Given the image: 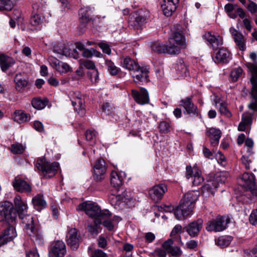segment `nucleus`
<instances>
[{
    "mask_svg": "<svg viewBox=\"0 0 257 257\" xmlns=\"http://www.w3.org/2000/svg\"><path fill=\"white\" fill-rule=\"evenodd\" d=\"M197 198L198 195L196 192L191 191L185 194L174 211L176 218L178 220H182L192 214Z\"/></svg>",
    "mask_w": 257,
    "mask_h": 257,
    "instance_id": "1",
    "label": "nucleus"
},
{
    "mask_svg": "<svg viewBox=\"0 0 257 257\" xmlns=\"http://www.w3.org/2000/svg\"><path fill=\"white\" fill-rule=\"evenodd\" d=\"M19 217L22 220V223L27 234L36 240H41V233L35 224L33 217L25 213L20 214Z\"/></svg>",
    "mask_w": 257,
    "mask_h": 257,
    "instance_id": "2",
    "label": "nucleus"
},
{
    "mask_svg": "<svg viewBox=\"0 0 257 257\" xmlns=\"http://www.w3.org/2000/svg\"><path fill=\"white\" fill-rule=\"evenodd\" d=\"M37 169L41 171L43 175L50 178L53 176L59 168V164L57 162L50 163L45 158H38L35 164Z\"/></svg>",
    "mask_w": 257,
    "mask_h": 257,
    "instance_id": "3",
    "label": "nucleus"
},
{
    "mask_svg": "<svg viewBox=\"0 0 257 257\" xmlns=\"http://www.w3.org/2000/svg\"><path fill=\"white\" fill-rule=\"evenodd\" d=\"M16 217L13 220L10 219L5 223H3L4 229L0 235V239L4 245L10 242L16 238L17 233L14 226L15 224Z\"/></svg>",
    "mask_w": 257,
    "mask_h": 257,
    "instance_id": "4",
    "label": "nucleus"
},
{
    "mask_svg": "<svg viewBox=\"0 0 257 257\" xmlns=\"http://www.w3.org/2000/svg\"><path fill=\"white\" fill-rule=\"evenodd\" d=\"M229 222V220L228 218L219 216L210 221L206 229L208 231H222L226 228L227 224Z\"/></svg>",
    "mask_w": 257,
    "mask_h": 257,
    "instance_id": "5",
    "label": "nucleus"
},
{
    "mask_svg": "<svg viewBox=\"0 0 257 257\" xmlns=\"http://www.w3.org/2000/svg\"><path fill=\"white\" fill-rule=\"evenodd\" d=\"M170 48H174L175 54L180 52L181 49L186 48V44L185 38L181 32L173 33L169 40Z\"/></svg>",
    "mask_w": 257,
    "mask_h": 257,
    "instance_id": "6",
    "label": "nucleus"
},
{
    "mask_svg": "<svg viewBox=\"0 0 257 257\" xmlns=\"http://www.w3.org/2000/svg\"><path fill=\"white\" fill-rule=\"evenodd\" d=\"M78 211H84L90 217H97L100 213V208L97 203L90 201H87L80 204L77 207Z\"/></svg>",
    "mask_w": 257,
    "mask_h": 257,
    "instance_id": "7",
    "label": "nucleus"
},
{
    "mask_svg": "<svg viewBox=\"0 0 257 257\" xmlns=\"http://www.w3.org/2000/svg\"><path fill=\"white\" fill-rule=\"evenodd\" d=\"M186 177L188 179L191 178V182L194 186L199 185L204 180L201 171L196 166H194L193 167L191 166L186 167Z\"/></svg>",
    "mask_w": 257,
    "mask_h": 257,
    "instance_id": "8",
    "label": "nucleus"
},
{
    "mask_svg": "<svg viewBox=\"0 0 257 257\" xmlns=\"http://www.w3.org/2000/svg\"><path fill=\"white\" fill-rule=\"evenodd\" d=\"M241 180L242 181L241 186L246 190H249L253 196H257L254 175L252 173H244L241 177Z\"/></svg>",
    "mask_w": 257,
    "mask_h": 257,
    "instance_id": "9",
    "label": "nucleus"
},
{
    "mask_svg": "<svg viewBox=\"0 0 257 257\" xmlns=\"http://www.w3.org/2000/svg\"><path fill=\"white\" fill-rule=\"evenodd\" d=\"M16 217V214L13 211V205L10 202H5L0 205V224L3 226L10 219H14Z\"/></svg>",
    "mask_w": 257,
    "mask_h": 257,
    "instance_id": "10",
    "label": "nucleus"
},
{
    "mask_svg": "<svg viewBox=\"0 0 257 257\" xmlns=\"http://www.w3.org/2000/svg\"><path fill=\"white\" fill-rule=\"evenodd\" d=\"M70 95L72 104L74 107V110L80 116H84L85 114V110L83 105L84 100L82 98L81 94L79 92L77 91L70 93Z\"/></svg>",
    "mask_w": 257,
    "mask_h": 257,
    "instance_id": "11",
    "label": "nucleus"
},
{
    "mask_svg": "<svg viewBox=\"0 0 257 257\" xmlns=\"http://www.w3.org/2000/svg\"><path fill=\"white\" fill-rule=\"evenodd\" d=\"M66 253V247L65 243L60 240L53 242L51 245L49 257H64Z\"/></svg>",
    "mask_w": 257,
    "mask_h": 257,
    "instance_id": "12",
    "label": "nucleus"
},
{
    "mask_svg": "<svg viewBox=\"0 0 257 257\" xmlns=\"http://www.w3.org/2000/svg\"><path fill=\"white\" fill-rule=\"evenodd\" d=\"M225 181V175H217L213 180L208 181L207 183L205 184L202 187V192L203 194L205 192H208L211 194H213L218 187L219 183H224Z\"/></svg>",
    "mask_w": 257,
    "mask_h": 257,
    "instance_id": "13",
    "label": "nucleus"
},
{
    "mask_svg": "<svg viewBox=\"0 0 257 257\" xmlns=\"http://www.w3.org/2000/svg\"><path fill=\"white\" fill-rule=\"evenodd\" d=\"M67 244L73 249L78 248L80 242V235L77 229H70L67 234Z\"/></svg>",
    "mask_w": 257,
    "mask_h": 257,
    "instance_id": "14",
    "label": "nucleus"
},
{
    "mask_svg": "<svg viewBox=\"0 0 257 257\" xmlns=\"http://www.w3.org/2000/svg\"><path fill=\"white\" fill-rule=\"evenodd\" d=\"M106 171L105 162L103 159H99L97 160L94 167V179L99 182L104 178Z\"/></svg>",
    "mask_w": 257,
    "mask_h": 257,
    "instance_id": "15",
    "label": "nucleus"
},
{
    "mask_svg": "<svg viewBox=\"0 0 257 257\" xmlns=\"http://www.w3.org/2000/svg\"><path fill=\"white\" fill-rule=\"evenodd\" d=\"M212 58L215 63H227L231 60L230 52L224 48L218 50L214 53Z\"/></svg>",
    "mask_w": 257,
    "mask_h": 257,
    "instance_id": "16",
    "label": "nucleus"
},
{
    "mask_svg": "<svg viewBox=\"0 0 257 257\" xmlns=\"http://www.w3.org/2000/svg\"><path fill=\"white\" fill-rule=\"evenodd\" d=\"M132 95L138 104L144 105L149 102L148 92L145 88H141L140 92L134 89L132 90Z\"/></svg>",
    "mask_w": 257,
    "mask_h": 257,
    "instance_id": "17",
    "label": "nucleus"
},
{
    "mask_svg": "<svg viewBox=\"0 0 257 257\" xmlns=\"http://www.w3.org/2000/svg\"><path fill=\"white\" fill-rule=\"evenodd\" d=\"M49 62L52 67L61 73H67L72 71V68L67 63L60 61L55 57H50Z\"/></svg>",
    "mask_w": 257,
    "mask_h": 257,
    "instance_id": "18",
    "label": "nucleus"
},
{
    "mask_svg": "<svg viewBox=\"0 0 257 257\" xmlns=\"http://www.w3.org/2000/svg\"><path fill=\"white\" fill-rule=\"evenodd\" d=\"M167 190V186L164 184L156 185L150 190L149 195L152 200L158 201L161 199Z\"/></svg>",
    "mask_w": 257,
    "mask_h": 257,
    "instance_id": "19",
    "label": "nucleus"
},
{
    "mask_svg": "<svg viewBox=\"0 0 257 257\" xmlns=\"http://www.w3.org/2000/svg\"><path fill=\"white\" fill-rule=\"evenodd\" d=\"M135 74L133 75L136 83H147L149 81V69L147 67H139L138 70L135 71Z\"/></svg>",
    "mask_w": 257,
    "mask_h": 257,
    "instance_id": "20",
    "label": "nucleus"
},
{
    "mask_svg": "<svg viewBox=\"0 0 257 257\" xmlns=\"http://www.w3.org/2000/svg\"><path fill=\"white\" fill-rule=\"evenodd\" d=\"M13 186L16 191L21 193H29L32 191L31 185L19 178H15L13 182Z\"/></svg>",
    "mask_w": 257,
    "mask_h": 257,
    "instance_id": "21",
    "label": "nucleus"
},
{
    "mask_svg": "<svg viewBox=\"0 0 257 257\" xmlns=\"http://www.w3.org/2000/svg\"><path fill=\"white\" fill-rule=\"evenodd\" d=\"M251 72L250 82L252 85L251 95L257 97V65L252 64L249 67Z\"/></svg>",
    "mask_w": 257,
    "mask_h": 257,
    "instance_id": "22",
    "label": "nucleus"
},
{
    "mask_svg": "<svg viewBox=\"0 0 257 257\" xmlns=\"http://www.w3.org/2000/svg\"><path fill=\"white\" fill-rule=\"evenodd\" d=\"M202 220L198 219L188 224L186 227V231L192 237L197 236L202 227Z\"/></svg>",
    "mask_w": 257,
    "mask_h": 257,
    "instance_id": "23",
    "label": "nucleus"
},
{
    "mask_svg": "<svg viewBox=\"0 0 257 257\" xmlns=\"http://www.w3.org/2000/svg\"><path fill=\"white\" fill-rule=\"evenodd\" d=\"M149 14L147 11H141L136 14L134 25L136 29H139L146 23V20L149 18Z\"/></svg>",
    "mask_w": 257,
    "mask_h": 257,
    "instance_id": "24",
    "label": "nucleus"
},
{
    "mask_svg": "<svg viewBox=\"0 0 257 257\" xmlns=\"http://www.w3.org/2000/svg\"><path fill=\"white\" fill-rule=\"evenodd\" d=\"M204 39L210 44L213 49H217L222 44V40L219 36H215L210 32H208L204 35Z\"/></svg>",
    "mask_w": 257,
    "mask_h": 257,
    "instance_id": "25",
    "label": "nucleus"
},
{
    "mask_svg": "<svg viewBox=\"0 0 257 257\" xmlns=\"http://www.w3.org/2000/svg\"><path fill=\"white\" fill-rule=\"evenodd\" d=\"M181 105L183 107L187 114L197 113V108L192 101V97H188L181 101Z\"/></svg>",
    "mask_w": 257,
    "mask_h": 257,
    "instance_id": "26",
    "label": "nucleus"
},
{
    "mask_svg": "<svg viewBox=\"0 0 257 257\" xmlns=\"http://www.w3.org/2000/svg\"><path fill=\"white\" fill-rule=\"evenodd\" d=\"M234 40L238 48L242 51L245 49V40L242 35L233 28L230 29Z\"/></svg>",
    "mask_w": 257,
    "mask_h": 257,
    "instance_id": "27",
    "label": "nucleus"
},
{
    "mask_svg": "<svg viewBox=\"0 0 257 257\" xmlns=\"http://www.w3.org/2000/svg\"><path fill=\"white\" fill-rule=\"evenodd\" d=\"M152 49L153 51L159 53L175 54L174 48H170L169 44V45H166L156 42L152 45Z\"/></svg>",
    "mask_w": 257,
    "mask_h": 257,
    "instance_id": "28",
    "label": "nucleus"
},
{
    "mask_svg": "<svg viewBox=\"0 0 257 257\" xmlns=\"http://www.w3.org/2000/svg\"><path fill=\"white\" fill-rule=\"evenodd\" d=\"M15 64V60L13 58L4 54L0 55V66L3 72L7 71Z\"/></svg>",
    "mask_w": 257,
    "mask_h": 257,
    "instance_id": "29",
    "label": "nucleus"
},
{
    "mask_svg": "<svg viewBox=\"0 0 257 257\" xmlns=\"http://www.w3.org/2000/svg\"><path fill=\"white\" fill-rule=\"evenodd\" d=\"M120 60L121 66L124 68L134 71V72L136 71V70H138L139 67L140 66L138 63L131 58L128 57H122Z\"/></svg>",
    "mask_w": 257,
    "mask_h": 257,
    "instance_id": "30",
    "label": "nucleus"
},
{
    "mask_svg": "<svg viewBox=\"0 0 257 257\" xmlns=\"http://www.w3.org/2000/svg\"><path fill=\"white\" fill-rule=\"evenodd\" d=\"M15 208L17 210L19 216L20 214H24L27 211V206L25 201H23L19 195H17L14 199Z\"/></svg>",
    "mask_w": 257,
    "mask_h": 257,
    "instance_id": "31",
    "label": "nucleus"
},
{
    "mask_svg": "<svg viewBox=\"0 0 257 257\" xmlns=\"http://www.w3.org/2000/svg\"><path fill=\"white\" fill-rule=\"evenodd\" d=\"M164 3L162 5V9L164 14L167 17L172 16L177 7L178 4H175L164 0Z\"/></svg>",
    "mask_w": 257,
    "mask_h": 257,
    "instance_id": "32",
    "label": "nucleus"
},
{
    "mask_svg": "<svg viewBox=\"0 0 257 257\" xmlns=\"http://www.w3.org/2000/svg\"><path fill=\"white\" fill-rule=\"evenodd\" d=\"M207 135L211 139V145L212 146H216L219 143L220 138L221 136V132L218 129L211 128L208 130Z\"/></svg>",
    "mask_w": 257,
    "mask_h": 257,
    "instance_id": "33",
    "label": "nucleus"
},
{
    "mask_svg": "<svg viewBox=\"0 0 257 257\" xmlns=\"http://www.w3.org/2000/svg\"><path fill=\"white\" fill-rule=\"evenodd\" d=\"M15 82L16 83V88L19 91L23 90L28 84V80L26 77L23 76L21 73L16 75Z\"/></svg>",
    "mask_w": 257,
    "mask_h": 257,
    "instance_id": "34",
    "label": "nucleus"
},
{
    "mask_svg": "<svg viewBox=\"0 0 257 257\" xmlns=\"http://www.w3.org/2000/svg\"><path fill=\"white\" fill-rule=\"evenodd\" d=\"M93 8L90 7L81 8L79 12V19L81 23H86L90 20L91 13L92 12Z\"/></svg>",
    "mask_w": 257,
    "mask_h": 257,
    "instance_id": "35",
    "label": "nucleus"
},
{
    "mask_svg": "<svg viewBox=\"0 0 257 257\" xmlns=\"http://www.w3.org/2000/svg\"><path fill=\"white\" fill-rule=\"evenodd\" d=\"M50 17L51 14H48L47 16H42L38 14H34L32 15L30 23L32 26H39L42 24L44 21H46Z\"/></svg>",
    "mask_w": 257,
    "mask_h": 257,
    "instance_id": "36",
    "label": "nucleus"
},
{
    "mask_svg": "<svg viewBox=\"0 0 257 257\" xmlns=\"http://www.w3.org/2000/svg\"><path fill=\"white\" fill-rule=\"evenodd\" d=\"M32 203L36 209L41 210L46 206L47 203L43 195L39 194L32 199Z\"/></svg>",
    "mask_w": 257,
    "mask_h": 257,
    "instance_id": "37",
    "label": "nucleus"
},
{
    "mask_svg": "<svg viewBox=\"0 0 257 257\" xmlns=\"http://www.w3.org/2000/svg\"><path fill=\"white\" fill-rule=\"evenodd\" d=\"M252 122L251 116L249 114L243 113L242 115L241 121L239 123L238 130L239 131H244L246 127Z\"/></svg>",
    "mask_w": 257,
    "mask_h": 257,
    "instance_id": "38",
    "label": "nucleus"
},
{
    "mask_svg": "<svg viewBox=\"0 0 257 257\" xmlns=\"http://www.w3.org/2000/svg\"><path fill=\"white\" fill-rule=\"evenodd\" d=\"M30 116L22 110H17L15 112L14 119L19 123L26 122L30 119Z\"/></svg>",
    "mask_w": 257,
    "mask_h": 257,
    "instance_id": "39",
    "label": "nucleus"
},
{
    "mask_svg": "<svg viewBox=\"0 0 257 257\" xmlns=\"http://www.w3.org/2000/svg\"><path fill=\"white\" fill-rule=\"evenodd\" d=\"M123 178L116 172L112 171L110 175V183L114 187H117L122 184Z\"/></svg>",
    "mask_w": 257,
    "mask_h": 257,
    "instance_id": "40",
    "label": "nucleus"
},
{
    "mask_svg": "<svg viewBox=\"0 0 257 257\" xmlns=\"http://www.w3.org/2000/svg\"><path fill=\"white\" fill-rule=\"evenodd\" d=\"M231 240L230 236H221L215 240V243L221 247H225L229 245Z\"/></svg>",
    "mask_w": 257,
    "mask_h": 257,
    "instance_id": "41",
    "label": "nucleus"
},
{
    "mask_svg": "<svg viewBox=\"0 0 257 257\" xmlns=\"http://www.w3.org/2000/svg\"><path fill=\"white\" fill-rule=\"evenodd\" d=\"M48 101L42 100L39 98H35L32 101V105L37 109L44 108L47 104Z\"/></svg>",
    "mask_w": 257,
    "mask_h": 257,
    "instance_id": "42",
    "label": "nucleus"
},
{
    "mask_svg": "<svg viewBox=\"0 0 257 257\" xmlns=\"http://www.w3.org/2000/svg\"><path fill=\"white\" fill-rule=\"evenodd\" d=\"M175 69L181 75L186 76L187 73V68L185 66L184 61L182 60H179L176 64Z\"/></svg>",
    "mask_w": 257,
    "mask_h": 257,
    "instance_id": "43",
    "label": "nucleus"
},
{
    "mask_svg": "<svg viewBox=\"0 0 257 257\" xmlns=\"http://www.w3.org/2000/svg\"><path fill=\"white\" fill-rule=\"evenodd\" d=\"M105 64L107 67V70L111 75H116L119 70L114 64L109 60H105Z\"/></svg>",
    "mask_w": 257,
    "mask_h": 257,
    "instance_id": "44",
    "label": "nucleus"
},
{
    "mask_svg": "<svg viewBox=\"0 0 257 257\" xmlns=\"http://www.w3.org/2000/svg\"><path fill=\"white\" fill-rule=\"evenodd\" d=\"M14 7L11 0H0V11H11Z\"/></svg>",
    "mask_w": 257,
    "mask_h": 257,
    "instance_id": "45",
    "label": "nucleus"
},
{
    "mask_svg": "<svg viewBox=\"0 0 257 257\" xmlns=\"http://www.w3.org/2000/svg\"><path fill=\"white\" fill-rule=\"evenodd\" d=\"M79 62L80 66L84 67L87 69H90V71H92L93 69H96L95 64L91 60L80 59Z\"/></svg>",
    "mask_w": 257,
    "mask_h": 257,
    "instance_id": "46",
    "label": "nucleus"
},
{
    "mask_svg": "<svg viewBox=\"0 0 257 257\" xmlns=\"http://www.w3.org/2000/svg\"><path fill=\"white\" fill-rule=\"evenodd\" d=\"M236 5L231 4H227L224 7V10L228 16L232 19H235L237 17V15L234 12Z\"/></svg>",
    "mask_w": 257,
    "mask_h": 257,
    "instance_id": "47",
    "label": "nucleus"
},
{
    "mask_svg": "<svg viewBox=\"0 0 257 257\" xmlns=\"http://www.w3.org/2000/svg\"><path fill=\"white\" fill-rule=\"evenodd\" d=\"M242 69L240 67L233 69L230 72V77L233 82L236 81L240 76L242 74Z\"/></svg>",
    "mask_w": 257,
    "mask_h": 257,
    "instance_id": "48",
    "label": "nucleus"
},
{
    "mask_svg": "<svg viewBox=\"0 0 257 257\" xmlns=\"http://www.w3.org/2000/svg\"><path fill=\"white\" fill-rule=\"evenodd\" d=\"M219 110L221 114L224 115L227 117H230L232 115L227 108V104L225 103L221 102L219 104Z\"/></svg>",
    "mask_w": 257,
    "mask_h": 257,
    "instance_id": "49",
    "label": "nucleus"
},
{
    "mask_svg": "<svg viewBox=\"0 0 257 257\" xmlns=\"http://www.w3.org/2000/svg\"><path fill=\"white\" fill-rule=\"evenodd\" d=\"M176 246V245L174 244V241L171 239H169L165 241L163 244H162V247L165 249L167 253H169L170 251Z\"/></svg>",
    "mask_w": 257,
    "mask_h": 257,
    "instance_id": "50",
    "label": "nucleus"
},
{
    "mask_svg": "<svg viewBox=\"0 0 257 257\" xmlns=\"http://www.w3.org/2000/svg\"><path fill=\"white\" fill-rule=\"evenodd\" d=\"M88 231L92 235H97L99 232L100 227L99 224H89L87 227Z\"/></svg>",
    "mask_w": 257,
    "mask_h": 257,
    "instance_id": "51",
    "label": "nucleus"
},
{
    "mask_svg": "<svg viewBox=\"0 0 257 257\" xmlns=\"http://www.w3.org/2000/svg\"><path fill=\"white\" fill-rule=\"evenodd\" d=\"M24 148L20 144H14L11 147V151L14 154H20L23 153Z\"/></svg>",
    "mask_w": 257,
    "mask_h": 257,
    "instance_id": "52",
    "label": "nucleus"
},
{
    "mask_svg": "<svg viewBox=\"0 0 257 257\" xmlns=\"http://www.w3.org/2000/svg\"><path fill=\"white\" fill-rule=\"evenodd\" d=\"M168 254L172 256L180 257L182 254V251L179 246L176 245Z\"/></svg>",
    "mask_w": 257,
    "mask_h": 257,
    "instance_id": "53",
    "label": "nucleus"
},
{
    "mask_svg": "<svg viewBox=\"0 0 257 257\" xmlns=\"http://www.w3.org/2000/svg\"><path fill=\"white\" fill-rule=\"evenodd\" d=\"M111 216V213L107 209L101 210L100 213L97 215V217H100L102 219H106Z\"/></svg>",
    "mask_w": 257,
    "mask_h": 257,
    "instance_id": "54",
    "label": "nucleus"
},
{
    "mask_svg": "<svg viewBox=\"0 0 257 257\" xmlns=\"http://www.w3.org/2000/svg\"><path fill=\"white\" fill-rule=\"evenodd\" d=\"M91 257H107L106 253L101 249H97L94 250L91 255Z\"/></svg>",
    "mask_w": 257,
    "mask_h": 257,
    "instance_id": "55",
    "label": "nucleus"
},
{
    "mask_svg": "<svg viewBox=\"0 0 257 257\" xmlns=\"http://www.w3.org/2000/svg\"><path fill=\"white\" fill-rule=\"evenodd\" d=\"M242 164L244 165L246 170L250 169L249 164L252 162L251 159L249 158V156L243 155L241 158Z\"/></svg>",
    "mask_w": 257,
    "mask_h": 257,
    "instance_id": "56",
    "label": "nucleus"
},
{
    "mask_svg": "<svg viewBox=\"0 0 257 257\" xmlns=\"http://www.w3.org/2000/svg\"><path fill=\"white\" fill-rule=\"evenodd\" d=\"M62 54L66 56L73 58L76 59L78 58V53L75 49H73L69 52H66L65 50H63Z\"/></svg>",
    "mask_w": 257,
    "mask_h": 257,
    "instance_id": "57",
    "label": "nucleus"
},
{
    "mask_svg": "<svg viewBox=\"0 0 257 257\" xmlns=\"http://www.w3.org/2000/svg\"><path fill=\"white\" fill-rule=\"evenodd\" d=\"M159 128L161 132L163 133H167L169 132L170 125L169 124L165 121H162L159 125Z\"/></svg>",
    "mask_w": 257,
    "mask_h": 257,
    "instance_id": "58",
    "label": "nucleus"
},
{
    "mask_svg": "<svg viewBox=\"0 0 257 257\" xmlns=\"http://www.w3.org/2000/svg\"><path fill=\"white\" fill-rule=\"evenodd\" d=\"M96 133L93 131H87L85 133V137L87 141L94 142L95 140Z\"/></svg>",
    "mask_w": 257,
    "mask_h": 257,
    "instance_id": "59",
    "label": "nucleus"
},
{
    "mask_svg": "<svg viewBox=\"0 0 257 257\" xmlns=\"http://www.w3.org/2000/svg\"><path fill=\"white\" fill-rule=\"evenodd\" d=\"M249 222L252 225L257 224V209L253 210L249 216Z\"/></svg>",
    "mask_w": 257,
    "mask_h": 257,
    "instance_id": "60",
    "label": "nucleus"
},
{
    "mask_svg": "<svg viewBox=\"0 0 257 257\" xmlns=\"http://www.w3.org/2000/svg\"><path fill=\"white\" fill-rule=\"evenodd\" d=\"M98 45L102 50L104 53L108 55L110 54L111 50L108 44L105 43H99Z\"/></svg>",
    "mask_w": 257,
    "mask_h": 257,
    "instance_id": "61",
    "label": "nucleus"
},
{
    "mask_svg": "<svg viewBox=\"0 0 257 257\" xmlns=\"http://www.w3.org/2000/svg\"><path fill=\"white\" fill-rule=\"evenodd\" d=\"M247 8L251 14L257 13V4L253 2H249Z\"/></svg>",
    "mask_w": 257,
    "mask_h": 257,
    "instance_id": "62",
    "label": "nucleus"
},
{
    "mask_svg": "<svg viewBox=\"0 0 257 257\" xmlns=\"http://www.w3.org/2000/svg\"><path fill=\"white\" fill-rule=\"evenodd\" d=\"M102 109L103 111L108 115L111 114L113 111L112 107L108 103L103 104L102 106Z\"/></svg>",
    "mask_w": 257,
    "mask_h": 257,
    "instance_id": "63",
    "label": "nucleus"
},
{
    "mask_svg": "<svg viewBox=\"0 0 257 257\" xmlns=\"http://www.w3.org/2000/svg\"><path fill=\"white\" fill-rule=\"evenodd\" d=\"M248 107L253 111H257V97H252L250 103L248 105Z\"/></svg>",
    "mask_w": 257,
    "mask_h": 257,
    "instance_id": "64",
    "label": "nucleus"
}]
</instances>
